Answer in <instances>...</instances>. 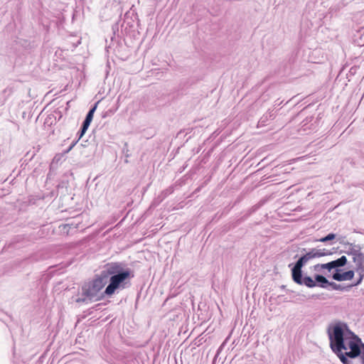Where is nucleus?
<instances>
[{"instance_id":"f257e3e1","label":"nucleus","mask_w":364,"mask_h":364,"mask_svg":"<svg viewBox=\"0 0 364 364\" xmlns=\"http://www.w3.org/2000/svg\"><path fill=\"white\" fill-rule=\"evenodd\" d=\"M331 339V348L336 353L343 364L351 363L348 358L360 357L361 364H364V343L361 339L350 331L344 332L339 326L333 328Z\"/></svg>"},{"instance_id":"f03ea898","label":"nucleus","mask_w":364,"mask_h":364,"mask_svg":"<svg viewBox=\"0 0 364 364\" xmlns=\"http://www.w3.org/2000/svg\"><path fill=\"white\" fill-rule=\"evenodd\" d=\"M326 255V254L323 252V250L312 249L311 251L302 256L296 262L294 268L292 269L293 280L298 284H303L310 288L316 287V282L311 277H304L302 278L301 268L309 260L314 258L323 257Z\"/></svg>"},{"instance_id":"7ed1b4c3","label":"nucleus","mask_w":364,"mask_h":364,"mask_svg":"<svg viewBox=\"0 0 364 364\" xmlns=\"http://www.w3.org/2000/svg\"><path fill=\"white\" fill-rule=\"evenodd\" d=\"M105 283L103 278L98 277L85 284L82 288V295L90 300L95 299V301H100L102 296H99L98 294L105 287Z\"/></svg>"},{"instance_id":"20e7f679","label":"nucleus","mask_w":364,"mask_h":364,"mask_svg":"<svg viewBox=\"0 0 364 364\" xmlns=\"http://www.w3.org/2000/svg\"><path fill=\"white\" fill-rule=\"evenodd\" d=\"M130 273L129 271H124L110 277L109 284L107 287L105 294L107 296L112 295L121 284L129 279Z\"/></svg>"},{"instance_id":"39448f33","label":"nucleus","mask_w":364,"mask_h":364,"mask_svg":"<svg viewBox=\"0 0 364 364\" xmlns=\"http://www.w3.org/2000/svg\"><path fill=\"white\" fill-rule=\"evenodd\" d=\"M353 260L355 264V269L359 274L358 280L354 284V285L360 284L364 278V255L361 252H353Z\"/></svg>"},{"instance_id":"423d86ee","label":"nucleus","mask_w":364,"mask_h":364,"mask_svg":"<svg viewBox=\"0 0 364 364\" xmlns=\"http://www.w3.org/2000/svg\"><path fill=\"white\" fill-rule=\"evenodd\" d=\"M315 282L320 283L318 284L319 287L322 288L326 287V285L330 286L333 289L335 290H339V291H344V290H348L352 287L355 286L354 284L348 286H343L341 284H338L335 282H328V281L326 279V278L322 275H316L314 277Z\"/></svg>"},{"instance_id":"0eeeda50","label":"nucleus","mask_w":364,"mask_h":364,"mask_svg":"<svg viewBox=\"0 0 364 364\" xmlns=\"http://www.w3.org/2000/svg\"><path fill=\"white\" fill-rule=\"evenodd\" d=\"M347 262L346 256H342L336 260H333L326 264H316L314 267V270L319 271L321 269L331 270V269L344 266Z\"/></svg>"},{"instance_id":"6e6552de","label":"nucleus","mask_w":364,"mask_h":364,"mask_svg":"<svg viewBox=\"0 0 364 364\" xmlns=\"http://www.w3.org/2000/svg\"><path fill=\"white\" fill-rule=\"evenodd\" d=\"M96 108H97V104H95V105L87 113L86 118L82 124V126L81 128V134H80L79 139H80L82 136V135L85 134V132L88 129L91 122L92 120L94 112H95Z\"/></svg>"},{"instance_id":"1a4fd4ad","label":"nucleus","mask_w":364,"mask_h":364,"mask_svg":"<svg viewBox=\"0 0 364 364\" xmlns=\"http://www.w3.org/2000/svg\"><path fill=\"white\" fill-rule=\"evenodd\" d=\"M354 274L355 273L353 270H348L343 273L336 272L333 274V279L339 282L351 280Z\"/></svg>"},{"instance_id":"9d476101","label":"nucleus","mask_w":364,"mask_h":364,"mask_svg":"<svg viewBox=\"0 0 364 364\" xmlns=\"http://www.w3.org/2000/svg\"><path fill=\"white\" fill-rule=\"evenodd\" d=\"M336 235L333 233L328 234L327 236L322 237L319 240L320 242H325L331 240H333Z\"/></svg>"},{"instance_id":"9b49d317","label":"nucleus","mask_w":364,"mask_h":364,"mask_svg":"<svg viewBox=\"0 0 364 364\" xmlns=\"http://www.w3.org/2000/svg\"><path fill=\"white\" fill-rule=\"evenodd\" d=\"M77 141L73 143L70 147L69 149L65 151V153H68L73 147L76 144Z\"/></svg>"},{"instance_id":"f8f14e48","label":"nucleus","mask_w":364,"mask_h":364,"mask_svg":"<svg viewBox=\"0 0 364 364\" xmlns=\"http://www.w3.org/2000/svg\"><path fill=\"white\" fill-rule=\"evenodd\" d=\"M85 301V299H77L76 300V301H77V302H78V303H79V302H81V301Z\"/></svg>"},{"instance_id":"ddd939ff","label":"nucleus","mask_w":364,"mask_h":364,"mask_svg":"<svg viewBox=\"0 0 364 364\" xmlns=\"http://www.w3.org/2000/svg\"><path fill=\"white\" fill-rule=\"evenodd\" d=\"M349 364H352L351 363H349Z\"/></svg>"}]
</instances>
